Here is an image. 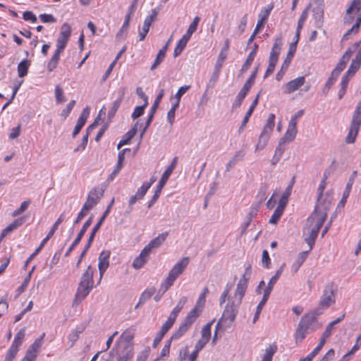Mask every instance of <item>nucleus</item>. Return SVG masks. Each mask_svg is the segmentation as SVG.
<instances>
[{
	"label": "nucleus",
	"mask_w": 361,
	"mask_h": 361,
	"mask_svg": "<svg viewBox=\"0 0 361 361\" xmlns=\"http://www.w3.org/2000/svg\"><path fill=\"white\" fill-rule=\"evenodd\" d=\"M71 35V27L67 23H64L59 33V36L56 40V49L63 51L69 40Z\"/></svg>",
	"instance_id": "nucleus-11"
},
{
	"label": "nucleus",
	"mask_w": 361,
	"mask_h": 361,
	"mask_svg": "<svg viewBox=\"0 0 361 361\" xmlns=\"http://www.w3.org/2000/svg\"><path fill=\"white\" fill-rule=\"evenodd\" d=\"M205 302L206 297L200 295L195 307L188 313L178 329L173 333L171 339H178L189 330L202 313Z\"/></svg>",
	"instance_id": "nucleus-2"
},
{
	"label": "nucleus",
	"mask_w": 361,
	"mask_h": 361,
	"mask_svg": "<svg viewBox=\"0 0 361 361\" xmlns=\"http://www.w3.org/2000/svg\"><path fill=\"white\" fill-rule=\"evenodd\" d=\"M319 314V313H309L305 314L300 319V321L298 324L302 326L304 329H307V331H310V333L315 331L317 327H313L312 326L314 325V322H316L317 315H318Z\"/></svg>",
	"instance_id": "nucleus-16"
},
{
	"label": "nucleus",
	"mask_w": 361,
	"mask_h": 361,
	"mask_svg": "<svg viewBox=\"0 0 361 361\" xmlns=\"http://www.w3.org/2000/svg\"><path fill=\"white\" fill-rule=\"evenodd\" d=\"M284 209H285V207L278 205L269 221V224H276L277 221L281 217V216L284 212Z\"/></svg>",
	"instance_id": "nucleus-43"
},
{
	"label": "nucleus",
	"mask_w": 361,
	"mask_h": 361,
	"mask_svg": "<svg viewBox=\"0 0 361 361\" xmlns=\"http://www.w3.org/2000/svg\"><path fill=\"white\" fill-rule=\"evenodd\" d=\"M25 221V216H21L14 220L13 222L7 226L1 233V238H4L9 233L20 226Z\"/></svg>",
	"instance_id": "nucleus-26"
},
{
	"label": "nucleus",
	"mask_w": 361,
	"mask_h": 361,
	"mask_svg": "<svg viewBox=\"0 0 361 361\" xmlns=\"http://www.w3.org/2000/svg\"><path fill=\"white\" fill-rule=\"evenodd\" d=\"M134 332L131 330L127 329L123 331L116 341L117 348H133V339L134 338Z\"/></svg>",
	"instance_id": "nucleus-13"
},
{
	"label": "nucleus",
	"mask_w": 361,
	"mask_h": 361,
	"mask_svg": "<svg viewBox=\"0 0 361 361\" xmlns=\"http://www.w3.org/2000/svg\"><path fill=\"white\" fill-rule=\"evenodd\" d=\"M327 174L324 173V178L322 180L318 188V197L315 207L319 206V212H322V208L325 207V213H328L332 201V195L329 193H323L326 188V180L327 179Z\"/></svg>",
	"instance_id": "nucleus-7"
},
{
	"label": "nucleus",
	"mask_w": 361,
	"mask_h": 361,
	"mask_svg": "<svg viewBox=\"0 0 361 361\" xmlns=\"http://www.w3.org/2000/svg\"><path fill=\"white\" fill-rule=\"evenodd\" d=\"M164 49L165 48H161L157 56H156V59L154 60V62L153 63V64L152 65L150 69L152 71L154 70L162 61L165 58V56H166V53L164 52Z\"/></svg>",
	"instance_id": "nucleus-49"
},
{
	"label": "nucleus",
	"mask_w": 361,
	"mask_h": 361,
	"mask_svg": "<svg viewBox=\"0 0 361 361\" xmlns=\"http://www.w3.org/2000/svg\"><path fill=\"white\" fill-rule=\"evenodd\" d=\"M295 51H296L295 43H291L289 46L287 56L281 65L282 69H288Z\"/></svg>",
	"instance_id": "nucleus-34"
},
{
	"label": "nucleus",
	"mask_w": 361,
	"mask_h": 361,
	"mask_svg": "<svg viewBox=\"0 0 361 361\" xmlns=\"http://www.w3.org/2000/svg\"><path fill=\"white\" fill-rule=\"evenodd\" d=\"M189 39H186V37H182L181 39L178 42L173 51V56L177 57L179 56L185 47H186Z\"/></svg>",
	"instance_id": "nucleus-41"
},
{
	"label": "nucleus",
	"mask_w": 361,
	"mask_h": 361,
	"mask_svg": "<svg viewBox=\"0 0 361 361\" xmlns=\"http://www.w3.org/2000/svg\"><path fill=\"white\" fill-rule=\"evenodd\" d=\"M147 105L148 102H146L142 106H136L131 114V118L135 120L142 116Z\"/></svg>",
	"instance_id": "nucleus-48"
},
{
	"label": "nucleus",
	"mask_w": 361,
	"mask_h": 361,
	"mask_svg": "<svg viewBox=\"0 0 361 361\" xmlns=\"http://www.w3.org/2000/svg\"><path fill=\"white\" fill-rule=\"evenodd\" d=\"M339 76V74L336 73V72H334L332 71L331 76L329 78L326 82V88H327V91H329L332 85L334 84V82L336 81L338 77Z\"/></svg>",
	"instance_id": "nucleus-60"
},
{
	"label": "nucleus",
	"mask_w": 361,
	"mask_h": 361,
	"mask_svg": "<svg viewBox=\"0 0 361 361\" xmlns=\"http://www.w3.org/2000/svg\"><path fill=\"white\" fill-rule=\"evenodd\" d=\"M262 263L265 268H269L271 264V259L269 257V252L267 250H264L262 252Z\"/></svg>",
	"instance_id": "nucleus-62"
},
{
	"label": "nucleus",
	"mask_w": 361,
	"mask_h": 361,
	"mask_svg": "<svg viewBox=\"0 0 361 361\" xmlns=\"http://www.w3.org/2000/svg\"><path fill=\"white\" fill-rule=\"evenodd\" d=\"M245 156V151L244 149H240L235 152L233 157L229 160L226 166V171H229L231 168H233L238 161H241L243 160Z\"/></svg>",
	"instance_id": "nucleus-25"
},
{
	"label": "nucleus",
	"mask_w": 361,
	"mask_h": 361,
	"mask_svg": "<svg viewBox=\"0 0 361 361\" xmlns=\"http://www.w3.org/2000/svg\"><path fill=\"white\" fill-rule=\"evenodd\" d=\"M131 18L130 13H128L126 15L125 18L124 23L122 25V27L120 29V30L117 32L116 35V38L118 40L124 39L127 36L128 30L129 27V23Z\"/></svg>",
	"instance_id": "nucleus-30"
},
{
	"label": "nucleus",
	"mask_w": 361,
	"mask_h": 361,
	"mask_svg": "<svg viewBox=\"0 0 361 361\" xmlns=\"http://www.w3.org/2000/svg\"><path fill=\"white\" fill-rule=\"evenodd\" d=\"M30 66V61L28 59H23L21 61L17 67L18 75L20 78H23L27 75L29 67Z\"/></svg>",
	"instance_id": "nucleus-33"
},
{
	"label": "nucleus",
	"mask_w": 361,
	"mask_h": 361,
	"mask_svg": "<svg viewBox=\"0 0 361 361\" xmlns=\"http://www.w3.org/2000/svg\"><path fill=\"white\" fill-rule=\"evenodd\" d=\"M319 206L314 207V209L308 217L305 226L303 228L302 235L305 241L310 246V250L314 245L318 233L325 221L327 214L325 213V207L322 208V212H318Z\"/></svg>",
	"instance_id": "nucleus-1"
},
{
	"label": "nucleus",
	"mask_w": 361,
	"mask_h": 361,
	"mask_svg": "<svg viewBox=\"0 0 361 361\" xmlns=\"http://www.w3.org/2000/svg\"><path fill=\"white\" fill-rule=\"evenodd\" d=\"M292 188H293V185L292 184L288 185V187L286 188V190L282 195L278 205H280L281 207H286V204H288V197L290 195V192H291V190H292Z\"/></svg>",
	"instance_id": "nucleus-50"
},
{
	"label": "nucleus",
	"mask_w": 361,
	"mask_h": 361,
	"mask_svg": "<svg viewBox=\"0 0 361 361\" xmlns=\"http://www.w3.org/2000/svg\"><path fill=\"white\" fill-rule=\"evenodd\" d=\"M142 125V124L140 121H137L132 128L128 130L119 141L117 145V149H120L123 145L128 144L130 140L135 136L138 128H140Z\"/></svg>",
	"instance_id": "nucleus-19"
},
{
	"label": "nucleus",
	"mask_w": 361,
	"mask_h": 361,
	"mask_svg": "<svg viewBox=\"0 0 361 361\" xmlns=\"http://www.w3.org/2000/svg\"><path fill=\"white\" fill-rule=\"evenodd\" d=\"M83 329L79 330L78 329L73 330L68 336V339L71 342V345L78 339L80 334L82 332Z\"/></svg>",
	"instance_id": "nucleus-58"
},
{
	"label": "nucleus",
	"mask_w": 361,
	"mask_h": 361,
	"mask_svg": "<svg viewBox=\"0 0 361 361\" xmlns=\"http://www.w3.org/2000/svg\"><path fill=\"white\" fill-rule=\"evenodd\" d=\"M92 223V216H90L84 223V224H83L82 228L80 229V232L78 233L76 238L74 240V241L73 242L71 245L68 249L67 252L65 254L66 257H68L70 255V253L72 252V250L75 248V247L77 246L80 243L82 238L83 237L84 234L85 233V232L87 231L88 228L91 226Z\"/></svg>",
	"instance_id": "nucleus-15"
},
{
	"label": "nucleus",
	"mask_w": 361,
	"mask_h": 361,
	"mask_svg": "<svg viewBox=\"0 0 361 361\" xmlns=\"http://www.w3.org/2000/svg\"><path fill=\"white\" fill-rule=\"evenodd\" d=\"M164 90H161L160 92H159L158 95L157 96V97L154 102V104H152V106L151 107L150 112H149V114L148 115V118L147 119V126L150 125V123L153 119L154 115L156 111L157 110L159 102H160L161 99H162V97H164Z\"/></svg>",
	"instance_id": "nucleus-24"
},
{
	"label": "nucleus",
	"mask_w": 361,
	"mask_h": 361,
	"mask_svg": "<svg viewBox=\"0 0 361 361\" xmlns=\"http://www.w3.org/2000/svg\"><path fill=\"white\" fill-rule=\"evenodd\" d=\"M257 49H258V45L257 44H254L252 50L247 56L245 63L242 66V68L240 71V72L242 74L244 73L245 72H246L248 70V68H250V66H251V64H252V61H254V59L256 56Z\"/></svg>",
	"instance_id": "nucleus-27"
},
{
	"label": "nucleus",
	"mask_w": 361,
	"mask_h": 361,
	"mask_svg": "<svg viewBox=\"0 0 361 361\" xmlns=\"http://www.w3.org/2000/svg\"><path fill=\"white\" fill-rule=\"evenodd\" d=\"M282 44V37L281 36L275 39L274 45L270 52L269 65L265 72L264 78L268 77L274 72L275 66L278 62V59L281 49Z\"/></svg>",
	"instance_id": "nucleus-10"
},
{
	"label": "nucleus",
	"mask_w": 361,
	"mask_h": 361,
	"mask_svg": "<svg viewBox=\"0 0 361 361\" xmlns=\"http://www.w3.org/2000/svg\"><path fill=\"white\" fill-rule=\"evenodd\" d=\"M336 286L331 282L327 283L319 301V305L322 308L327 309L336 302Z\"/></svg>",
	"instance_id": "nucleus-9"
},
{
	"label": "nucleus",
	"mask_w": 361,
	"mask_h": 361,
	"mask_svg": "<svg viewBox=\"0 0 361 361\" xmlns=\"http://www.w3.org/2000/svg\"><path fill=\"white\" fill-rule=\"evenodd\" d=\"M277 345L276 344L270 345L264 350L262 361H272L274 355L277 351Z\"/></svg>",
	"instance_id": "nucleus-38"
},
{
	"label": "nucleus",
	"mask_w": 361,
	"mask_h": 361,
	"mask_svg": "<svg viewBox=\"0 0 361 361\" xmlns=\"http://www.w3.org/2000/svg\"><path fill=\"white\" fill-rule=\"evenodd\" d=\"M361 9V0H353L351 3L350 7L347 9V16L345 18V23H351L353 20V17L350 16V14L353 11H355L359 12Z\"/></svg>",
	"instance_id": "nucleus-29"
},
{
	"label": "nucleus",
	"mask_w": 361,
	"mask_h": 361,
	"mask_svg": "<svg viewBox=\"0 0 361 361\" xmlns=\"http://www.w3.org/2000/svg\"><path fill=\"white\" fill-rule=\"evenodd\" d=\"M273 8V6H269L267 8H264L260 13L259 14V16H258V20H257V25L255 28V33H258L259 31L260 30V29L263 27L264 25V22L267 20L269 16V13L271 12V11L272 10Z\"/></svg>",
	"instance_id": "nucleus-23"
},
{
	"label": "nucleus",
	"mask_w": 361,
	"mask_h": 361,
	"mask_svg": "<svg viewBox=\"0 0 361 361\" xmlns=\"http://www.w3.org/2000/svg\"><path fill=\"white\" fill-rule=\"evenodd\" d=\"M267 190L268 187L267 185H264L260 188L257 195V198L258 199L259 202H262L267 199Z\"/></svg>",
	"instance_id": "nucleus-57"
},
{
	"label": "nucleus",
	"mask_w": 361,
	"mask_h": 361,
	"mask_svg": "<svg viewBox=\"0 0 361 361\" xmlns=\"http://www.w3.org/2000/svg\"><path fill=\"white\" fill-rule=\"evenodd\" d=\"M102 195L103 192H99L96 189L90 190L86 202L83 204L84 209L88 211L91 210L97 204Z\"/></svg>",
	"instance_id": "nucleus-14"
},
{
	"label": "nucleus",
	"mask_w": 361,
	"mask_h": 361,
	"mask_svg": "<svg viewBox=\"0 0 361 361\" xmlns=\"http://www.w3.org/2000/svg\"><path fill=\"white\" fill-rule=\"evenodd\" d=\"M147 260L139 255L133 262V267L136 269H139L144 266Z\"/></svg>",
	"instance_id": "nucleus-54"
},
{
	"label": "nucleus",
	"mask_w": 361,
	"mask_h": 361,
	"mask_svg": "<svg viewBox=\"0 0 361 361\" xmlns=\"http://www.w3.org/2000/svg\"><path fill=\"white\" fill-rule=\"evenodd\" d=\"M308 16V8H305L301 13L298 22L297 28L298 30H302L304 25L305 21L307 20Z\"/></svg>",
	"instance_id": "nucleus-56"
},
{
	"label": "nucleus",
	"mask_w": 361,
	"mask_h": 361,
	"mask_svg": "<svg viewBox=\"0 0 361 361\" xmlns=\"http://www.w3.org/2000/svg\"><path fill=\"white\" fill-rule=\"evenodd\" d=\"M305 78L304 76L296 78L283 85V92L286 94H290L298 90L304 85Z\"/></svg>",
	"instance_id": "nucleus-17"
},
{
	"label": "nucleus",
	"mask_w": 361,
	"mask_h": 361,
	"mask_svg": "<svg viewBox=\"0 0 361 361\" xmlns=\"http://www.w3.org/2000/svg\"><path fill=\"white\" fill-rule=\"evenodd\" d=\"M64 219H65V216H64V214L63 213L60 215V216L58 218V219L54 224L51 230L49 231V232L48 233L47 236L44 238V239H47V240L48 241L52 237V235L54 234L55 231L57 230L59 225L62 221H63Z\"/></svg>",
	"instance_id": "nucleus-45"
},
{
	"label": "nucleus",
	"mask_w": 361,
	"mask_h": 361,
	"mask_svg": "<svg viewBox=\"0 0 361 361\" xmlns=\"http://www.w3.org/2000/svg\"><path fill=\"white\" fill-rule=\"evenodd\" d=\"M159 10L160 9L159 8H155L152 9L151 11V14L147 16L146 17V18L145 19L144 23H147V25L151 26V23L153 21L156 20L157 15L159 12Z\"/></svg>",
	"instance_id": "nucleus-52"
},
{
	"label": "nucleus",
	"mask_w": 361,
	"mask_h": 361,
	"mask_svg": "<svg viewBox=\"0 0 361 361\" xmlns=\"http://www.w3.org/2000/svg\"><path fill=\"white\" fill-rule=\"evenodd\" d=\"M269 138V137L268 135L260 134L258 138L257 144L255 147V151L263 149L266 147Z\"/></svg>",
	"instance_id": "nucleus-51"
},
{
	"label": "nucleus",
	"mask_w": 361,
	"mask_h": 361,
	"mask_svg": "<svg viewBox=\"0 0 361 361\" xmlns=\"http://www.w3.org/2000/svg\"><path fill=\"white\" fill-rule=\"evenodd\" d=\"M214 322V319L213 321H212L211 322L206 324L203 326V328L201 331V335H202L201 338L207 342H209V338L211 337V327H212V323Z\"/></svg>",
	"instance_id": "nucleus-44"
},
{
	"label": "nucleus",
	"mask_w": 361,
	"mask_h": 361,
	"mask_svg": "<svg viewBox=\"0 0 361 361\" xmlns=\"http://www.w3.org/2000/svg\"><path fill=\"white\" fill-rule=\"evenodd\" d=\"M190 88V85H184L180 87L174 97H171V100L178 99L180 101L182 96Z\"/></svg>",
	"instance_id": "nucleus-61"
},
{
	"label": "nucleus",
	"mask_w": 361,
	"mask_h": 361,
	"mask_svg": "<svg viewBox=\"0 0 361 361\" xmlns=\"http://www.w3.org/2000/svg\"><path fill=\"white\" fill-rule=\"evenodd\" d=\"M116 354L118 361H129L133 356V348H117Z\"/></svg>",
	"instance_id": "nucleus-22"
},
{
	"label": "nucleus",
	"mask_w": 361,
	"mask_h": 361,
	"mask_svg": "<svg viewBox=\"0 0 361 361\" xmlns=\"http://www.w3.org/2000/svg\"><path fill=\"white\" fill-rule=\"evenodd\" d=\"M56 100L57 103H62L66 101L62 88L57 85L55 88Z\"/></svg>",
	"instance_id": "nucleus-55"
},
{
	"label": "nucleus",
	"mask_w": 361,
	"mask_h": 361,
	"mask_svg": "<svg viewBox=\"0 0 361 361\" xmlns=\"http://www.w3.org/2000/svg\"><path fill=\"white\" fill-rule=\"evenodd\" d=\"M39 17L43 23H54L56 22V19L51 14L43 13L40 14Z\"/></svg>",
	"instance_id": "nucleus-64"
},
{
	"label": "nucleus",
	"mask_w": 361,
	"mask_h": 361,
	"mask_svg": "<svg viewBox=\"0 0 361 361\" xmlns=\"http://www.w3.org/2000/svg\"><path fill=\"white\" fill-rule=\"evenodd\" d=\"M94 271L90 266H88L82 274L75 295L73 305L81 302L90 293L93 288Z\"/></svg>",
	"instance_id": "nucleus-4"
},
{
	"label": "nucleus",
	"mask_w": 361,
	"mask_h": 361,
	"mask_svg": "<svg viewBox=\"0 0 361 361\" xmlns=\"http://www.w3.org/2000/svg\"><path fill=\"white\" fill-rule=\"evenodd\" d=\"M297 125L294 121H289L284 135L280 139V144L292 142L297 135Z\"/></svg>",
	"instance_id": "nucleus-18"
},
{
	"label": "nucleus",
	"mask_w": 361,
	"mask_h": 361,
	"mask_svg": "<svg viewBox=\"0 0 361 361\" xmlns=\"http://www.w3.org/2000/svg\"><path fill=\"white\" fill-rule=\"evenodd\" d=\"M247 288V279H246L245 275H243L237 284L234 295L233 297H228V298L233 301H238V303L241 304Z\"/></svg>",
	"instance_id": "nucleus-12"
},
{
	"label": "nucleus",
	"mask_w": 361,
	"mask_h": 361,
	"mask_svg": "<svg viewBox=\"0 0 361 361\" xmlns=\"http://www.w3.org/2000/svg\"><path fill=\"white\" fill-rule=\"evenodd\" d=\"M178 157H174L171 163V164L166 168V169L163 173L161 179L159 181V183L157 186V189L154 192V195L152 196V199L149 202L148 208H150L157 200L159 198L161 190L165 185L166 181L168 180L169 176L172 173L173 171L174 170L176 164H177Z\"/></svg>",
	"instance_id": "nucleus-8"
},
{
	"label": "nucleus",
	"mask_w": 361,
	"mask_h": 361,
	"mask_svg": "<svg viewBox=\"0 0 361 361\" xmlns=\"http://www.w3.org/2000/svg\"><path fill=\"white\" fill-rule=\"evenodd\" d=\"M275 115L270 114L267 118V123H265L261 134L268 135L269 137L274 127Z\"/></svg>",
	"instance_id": "nucleus-32"
},
{
	"label": "nucleus",
	"mask_w": 361,
	"mask_h": 361,
	"mask_svg": "<svg viewBox=\"0 0 361 361\" xmlns=\"http://www.w3.org/2000/svg\"><path fill=\"white\" fill-rule=\"evenodd\" d=\"M169 233L167 231L164 232L159 234L157 237L152 240L148 245L151 247L152 249L159 247L166 240L168 236Z\"/></svg>",
	"instance_id": "nucleus-36"
},
{
	"label": "nucleus",
	"mask_w": 361,
	"mask_h": 361,
	"mask_svg": "<svg viewBox=\"0 0 361 361\" xmlns=\"http://www.w3.org/2000/svg\"><path fill=\"white\" fill-rule=\"evenodd\" d=\"M285 266H286L285 263H283L280 266V267L276 271L275 274L270 279L269 281L268 282L267 286L264 290V293H267L269 295L271 294L274 285L276 284V283L277 282L278 279L281 276V274H282V273L283 271Z\"/></svg>",
	"instance_id": "nucleus-21"
},
{
	"label": "nucleus",
	"mask_w": 361,
	"mask_h": 361,
	"mask_svg": "<svg viewBox=\"0 0 361 361\" xmlns=\"http://www.w3.org/2000/svg\"><path fill=\"white\" fill-rule=\"evenodd\" d=\"M156 292V289L154 287L147 288L140 297V303H145Z\"/></svg>",
	"instance_id": "nucleus-47"
},
{
	"label": "nucleus",
	"mask_w": 361,
	"mask_h": 361,
	"mask_svg": "<svg viewBox=\"0 0 361 361\" xmlns=\"http://www.w3.org/2000/svg\"><path fill=\"white\" fill-rule=\"evenodd\" d=\"M241 304L228 298V302L224 307L221 317L216 324V329L225 330L230 328L234 322Z\"/></svg>",
	"instance_id": "nucleus-3"
},
{
	"label": "nucleus",
	"mask_w": 361,
	"mask_h": 361,
	"mask_svg": "<svg viewBox=\"0 0 361 361\" xmlns=\"http://www.w3.org/2000/svg\"><path fill=\"white\" fill-rule=\"evenodd\" d=\"M309 252H310V250H307V251H304V252H301L299 253L297 259H295V262L293 263V264L292 266V269L294 273H295L299 269L300 266L305 262V260L306 259V258L308 255Z\"/></svg>",
	"instance_id": "nucleus-35"
},
{
	"label": "nucleus",
	"mask_w": 361,
	"mask_h": 361,
	"mask_svg": "<svg viewBox=\"0 0 361 361\" xmlns=\"http://www.w3.org/2000/svg\"><path fill=\"white\" fill-rule=\"evenodd\" d=\"M334 326L335 324H333V322H330L326 326V329L324 330V331L323 332L322 335V337L324 338V339H327L329 337L331 336L332 332H333V330L334 329Z\"/></svg>",
	"instance_id": "nucleus-63"
},
{
	"label": "nucleus",
	"mask_w": 361,
	"mask_h": 361,
	"mask_svg": "<svg viewBox=\"0 0 361 361\" xmlns=\"http://www.w3.org/2000/svg\"><path fill=\"white\" fill-rule=\"evenodd\" d=\"M200 20V18L198 16L194 18L192 22L189 25L186 33L183 35V37H186V39H190L191 35L197 30L198 23Z\"/></svg>",
	"instance_id": "nucleus-40"
},
{
	"label": "nucleus",
	"mask_w": 361,
	"mask_h": 361,
	"mask_svg": "<svg viewBox=\"0 0 361 361\" xmlns=\"http://www.w3.org/2000/svg\"><path fill=\"white\" fill-rule=\"evenodd\" d=\"M310 333V331H307L302 326L298 324L295 333V339L296 343L302 342V341L305 338L306 334Z\"/></svg>",
	"instance_id": "nucleus-42"
},
{
	"label": "nucleus",
	"mask_w": 361,
	"mask_h": 361,
	"mask_svg": "<svg viewBox=\"0 0 361 361\" xmlns=\"http://www.w3.org/2000/svg\"><path fill=\"white\" fill-rule=\"evenodd\" d=\"M63 51L57 49L55 50L54 55L47 63V69L49 72L53 71L56 68L60 59V55Z\"/></svg>",
	"instance_id": "nucleus-31"
},
{
	"label": "nucleus",
	"mask_w": 361,
	"mask_h": 361,
	"mask_svg": "<svg viewBox=\"0 0 361 361\" xmlns=\"http://www.w3.org/2000/svg\"><path fill=\"white\" fill-rule=\"evenodd\" d=\"M111 252L109 250H103L101 252L99 257V270L100 274V277L102 276L103 274L106 271V269L109 266V259L110 257Z\"/></svg>",
	"instance_id": "nucleus-20"
},
{
	"label": "nucleus",
	"mask_w": 361,
	"mask_h": 361,
	"mask_svg": "<svg viewBox=\"0 0 361 361\" xmlns=\"http://www.w3.org/2000/svg\"><path fill=\"white\" fill-rule=\"evenodd\" d=\"M188 263L189 258L185 257L173 267L164 283L161 286V290L162 289L163 293L173 285L176 279L185 271Z\"/></svg>",
	"instance_id": "nucleus-5"
},
{
	"label": "nucleus",
	"mask_w": 361,
	"mask_h": 361,
	"mask_svg": "<svg viewBox=\"0 0 361 361\" xmlns=\"http://www.w3.org/2000/svg\"><path fill=\"white\" fill-rule=\"evenodd\" d=\"M313 18L314 19V25L317 28H319L323 25L324 11L320 8H314Z\"/></svg>",
	"instance_id": "nucleus-37"
},
{
	"label": "nucleus",
	"mask_w": 361,
	"mask_h": 361,
	"mask_svg": "<svg viewBox=\"0 0 361 361\" xmlns=\"http://www.w3.org/2000/svg\"><path fill=\"white\" fill-rule=\"evenodd\" d=\"M220 74L221 73L213 71L209 81L207 83L205 92H207L209 90L213 89L215 87L220 76Z\"/></svg>",
	"instance_id": "nucleus-46"
},
{
	"label": "nucleus",
	"mask_w": 361,
	"mask_h": 361,
	"mask_svg": "<svg viewBox=\"0 0 361 361\" xmlns=\"http://www.w3.org/2000/svg\"><path fill=\"white\" fill-rule=\"evenodd\" d=\"M361 125V107L358 104L353 113L350 126L345 141L347 144H353L355 142Z\"/></svg>",
	"instance_id": "nucleus-6"
},
{
	"label": "nucleus",
	"mask_w": 361,
	"mask_h": 361,
	"mask_svg": "<svg viewBox=\"0 0 361 361\" xmlns=\"http://www.w3.org/2000/svg\"><path fill=\"white\" fill-rule=\"evenodd\" d=\"M121 103L119 102V100H115L112 104V106L110 110L108 112V118L109 119H111L116 114L118 111Z\"/></svg>",
	"instance_id": "nucleus-59"
},
{
	"label": "nucleus",
	"mask_w": 361,
	"mask_h": 361,
	"mask_svg": "<svg viewBox=\"0 0 361 361\" xmlns=\"http://www.w3.org/2000/svg\"><path fill=\"white\" fill-rule=\"evenodd\" d=\"M359 46L360 42L355 43L351 48L348 49L345 51L339 61L346 66L347 63L351 57L352 54L357 49Z\"/></svg>",
	"instance_id": "nucleus-39"
},
{
	"label": "nucleus",
	"mask_w": 361,
	"mask_h": 361,
	"mask_svg": "<svg viewBox=\"0 0 361 361\" xmlns=\"http://www.w3.org/2000/svg\"><path fill=\"white\" fill-rule=\"evenodd\" d=\"M114 199L113 198L111 201V202L109 204V205L107 206L106 210L104 212L102 216L100 217L99 220L98 221V222L94 226L90 234H93V237H95V235L96 233H97V231H99V229L100 228L102 224H103L104 219H106V217L108 216L109 212H110V209L112 207V205L114 204Z\"/></svg>",
	"instance_id": "nucleus-28"
},
{
	"label": "nucleus",
	"mask_w": 361,
	"mask_h": 361,
	"mask_svg": "<svg viewBox=\"0 0 361 361\" xmlns=\"http://www.w3.org/2000/svg\"><path fill=\"white\" fill-rule=\"evenodd\" d=\"M104 110H105L104 106L101 109V110H100L98 116L96 117L94 121L87 128L86 134L90 135L92 133V131L99 125V123L101 120V118H100L101 114Z\"/></svg>",
	"instance_id": "nucleus-53"
}]
</instances>
